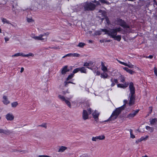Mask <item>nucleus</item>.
Here are the masks:
<instances>
[{
	"instance_id": "41",
	"label": "nucleus",
	"mask_w": 157,
	"mask_h": 157,
	"mask_svg": "<svg viewBox=\"0 0 157 157\" xmlns=\"http://www.w3.org/2000/svg\"><path fill=\"white\" fill-rule=\"evenodd\" d=\"M154 73L155 75L157 76V68L155 67L154 68Z\"/></svg>"
},
{
	"instance_id": "59",
	"label": "nucleus",
	"mask_w": 157,
	"mask_h": 157,
	"mask_svg": "<svg viewBox=\"0 0 157 157\" xmlns=\"http://www.w3.org/2000/svg\"><path fill=\"white\" fill-rule=\"evenodd\" d=\"M113 80L114 82L116 83H118V82L117 81V79H113Z\"/></svg>"
},
{
	"instance_id": "54",
	"label": "nucleus",
	"mask_w": 157,
	"mask_h": 157,
	"mask_svg": "<svg viewBox=\"0 0 157 157\" xmlns=\"http://www.w3.org/2000/svg\"><path fill=\"white\" fill-rule=\"evenodd\" d=\"M146 58H150V59H152V58H153V56H152V55H150V56H146Z\"/></svg>"
},
{
	"instance_id": "5",
	"label": "nucleus",
	"mask_w": 157,
	"mask_h": 157,
	"mask_svg": "<svg viewBox=\"0 0 157 157\" xmlns=\"http://www.w3.org/2000/svg\"><path fill=\"white\" fill-rule=\"evenodd\" d=\"M58 97L61 101H64L69 108H71V106L69 101L72 97V95L70 96L69 98H66L63 96L60 95H59Z\"/></svg>"
},
{
	"instance_id": "49",
	"label": "nucleus",
	"mask_w": 157,
	"mask_h": 157,
	"mask_svg": "<svg viewBox=\"0 0 157 157\" xmlns=\"http://www.w3.org/2000/svg\"><path fill=\"white\" fill-rule=\"evenodd\" d=\"M139 110L137 109L135 111H134L133 113L135 114V115L139 112Z\"/></svg>"
},
{
	"instance_id": "44",
	"label": "nucleus",
	"mask_w": 157,
	"mask_h": 157,
	"mask_svg": "<svg viewBox=\"0 0 157 157\" xmlns=\"http://www.w3.org/2000/svg\"><path fill=\"white\" fill-rule=\"evenodd\" d=\"M92 2L94 3H95L97 5H98L99 4V2L98 1H97L95 0H94L92 1Z\"/></svg>"
},
{
	"instance_id": "51",
	"label": "nucleus",
	"mask_w": 157,
	"mask_h": 157,
	"mask_svg": "<svg viewBox=\"0 0 157 157\" xmlns=\"http://www.w3.org/2000/svg\"><path fill=\"white\" fill-rule=\"evenodd\" d=\"M62 93L63 94H64V95H65L66 93H69V92H68L67 91V90L66 91H63L62 92Z\"/></svg>"
},
{
	"instance_id": "32",
	"label": "nucleus",
	"mask_w": 157,
	"mask_h": 157,
	"mask_svg": "<svg viewBox=\"0 0 157 157\" xmlns=\"http://www.w3.org/2000/svg\"><path fill=\"white\" fill-rule=\"evenodd\" d=\"M79 71V68H76L73 71L72 73L74 74V75L75 74L78 72Z\"/></svg>"
},
{
	"instance_id": "26",
	"label": "nucleus",
	"mask_w": 157,
	"mask_h": 157,
	"mask_svg": "<svg viewBox=\"0 0 157 157\" xmlns=\"http://www.w3.org/2000/svg\"><path fill=\"white\" fill-rule=\"evenodd\" d=\"M157 121V119H152L151 121H150V123L151 124H154Z\"/></svg>"
},
{
	"instance_id": "33",
	"label": "nucleus",
	"mask_w": 157,
	"mask_h": 157,
	"mask_svg": "<svg viewBox=\"0 0 157 157\" xmlns=\"http://www.w3.org/2000/svg\"><path fill=\"white\" fill-rule=\"evenodd\" d=\"M101 69L104 72H106L107 71V68L105 66L101 67Z\"/></svg>"
},
{
	"instance_id": "53",
	"label": "nucleus",
	"mask_w": 157,
	"mask_h": 157,
	"mask_svg": "<svg viewBox=\"0 0 157 157\" xmlns=\"http://www.w3.org/2000/svg\"><path fill=\"white\" fill-rule=\"evenodd\" d=\"M123 69L125 71H126L127 72H128V71L129 70V69L128 67H124L123 68Z\"/></svg>"
},
{
	"instance_id": "61",
	"label": "nucleus",
	"mask_w": 157,
	"mask_h": 157,
	"mask_svg": "<svg viewBox=\"0 0 157 157\" xmlns=\"http://www.w3.org/2000/svg\"><path fill=\"white\" fill-rule=\"evenodd\" d=\"M22 56L23 57H28L29 56V54L26 55H24L23 53Z\"/></svg>"
},
{
	"instance_id": "56",
	"label": "nucleus",
	"mask_w": 157,
	"mask_h": 157,
	"mask_svg": "<svg viewBox=\"0 0 157 157\" xmlns=\"http://www.w3.org/2000/svg\"><path fill=\"white\" fill-rule=\"evenodd\" d=\"M149 108L150 109V110L149 112V113L151 114L152 112V107H149Z\"/></svg>"
},
{
	"instance_id": "37",
	"label": "nucleus",
	"mask_w": 157,
	"mask_h": 157,
	"mask_svg": "<svg viewBox=\"0 0 157 157\" xmlns=\"http://www.w3.org/2000/svg\"><path fill=\"white\" fill-rule=\"evenodd\" d=\"M125 81V78L123 76L121 75V82H124Z\"/></svg>"
},
{
	"instance_id": "38",
	"label": "nucleus",
	"mask_w": 157,
	"mask_h": 157,
	"mask_svg": "<svg viewBox=\"0 0 157 157\" xmlns=\"http://www.w3.org/2000/svg\"><path fill=\"white\" fill-rule=\"evenodd\" d=\"M111 81L112 82V83L111 86L112 87L113 86H114L115 85V83L114 82V81L113 80V79L112 78L111 79Z\"/></svg>"
},
{
	"instance_id": "3",
	"label": "nucleus",
	"mask_w": 157,
	"mask_h": 157,
	"mask_svg": "<svg viewBox=\"0 0 157 157\" xmlns=\"http://www.w3.org/2000/svg\"><path fill=\"white\" fill-rule=\"evenodd\" d=\"M122 29L120 27L115 29H109L108 35L111 38H114L115 36L117 35L118 32H120Z\"/></svg>"
},
{
	"instance_id": "47",
	"label": "nucleus",
	"mask_w": 157,
	"mask_h": 157,
	"mask_svg": "<svg viewBox=\"0 0 157 157\" xmlns=\"http://www.w3.org/2000/svg\"><path fill=\"white\" fill-rule=\"evenodd\" d=\"M27 21H28V22H31L32 21V19L31 18H27Z\"/></svg>"
},
{
	"instance_id": "62",
	"label": "nucleus",
	"mask_w": 157,
	"mask_h": 157,
	"mask_svg": "<svg viewBox=\"0 0 157 157\" xmlns=\"http://www.w3.org/2000/svg\"><path fill=\"white\" fill-rule=\"evenodd\" d=\"M29 56H33L34 55H33L32 53H30L29 54Z\"/></svg>"
},
{
	"instance_id": "58",
	"label": "nucleus",
	"mask_w": 157,
	"mask_h": 157,
	"mask_svg": "<svg viewBox=\"0 0 157 157\" xmlns=\"http://www.w3.org/2000/svg\"><path fill=\"white\" fill-rule=\"evenodd\" d=\"M9 38L6 37L5 38V40L6 42L7 41H9Z\"/></svg>"
},
{
	"instance_id": "35",
	"label": "nucleus",
	"mask_w": 157,
	"mask_h": 157,
	"mask_svg": "<svg viewBox=\"0 0 157 157\" xmlns=\"http://www.w3.org/2000/svg\"><path fill=\"white\" fill-rule=\"evenodd\" d=\"M128 72L131 75H132L135 73V72L134 71H133L132 70L129 69L128 71Z\"/></svg>"
},
{
	"instance_id": "55",
	"label": "nucleus",
	"mask_w": 157,
	"mask_h": 157,
	"mask_svg": "<svg viewBox=\"0 0 157 157\" xmlns=\"http://www.w3.org/2000/svg\"><path fill=\"white\" fill-rule=\"evenodd\" d=\"M49 34V33L48 32H47L45 33H44L43 34H41V35H43V36L45 35H47L48 36Z\"/></svg>"
},
{
	"instance_id": "27",
	"label": "nucleus",
	"mask_w": 157,
	"mask_h": 157,
	"mask_svg": "<svg viewBox=\"0 0 157 157\" xmlns=\"http://www.w3.org/2000/svg\"><path fill=\"white\" fill-rule=\"evenodd\" d=\"M74 74L72 73L70 75H69L67 78V80H69L71 79L74 76Z\"/></svg>"
},
{
	"instance_id": "1",
	"label": "nucleus",
	"mask_w": 157,
	"mask_h": 157,
	"mask_svg": "<svg viewBox=\"0 0 157 157\" xmlns=\"http://www.w3.org/2000/svg\"><path fill=\"white\" fill-rule=\"evenodd\" d=\"M124 104L121 107L117 108L113 112L112 115L109 119L105 121V122L113 121L117 118L118 116L121 113V111L124 109V108L125 107L126 104L128 102V101L127 100H124Z\"/></svg>"
},
{
	"instance_id": "16",
	"label": "nucleus",
	"mask_w": 157,
	"mask_h": 157,
	"mask_svg": "<svg viewBox=\"0 0 157 157\" xmlns=\"http://www.w3.org/2000/svg\"><path fill=\"white\" fill-rule=\"evenodd\" d=\"M2 21L4 24L5 23H6L8 24H10L11 25H12L13 26V25L11 23H10L9 22V21L7 20L6 19L4 18H2Z\"/></svg>"
},
{
	"instance_id": "36",
	"label": "nucleus",
	"mask_w": 157,
	"mask_h": 157,
	"mask_svg": "<svg viewBox=\"0 0 157 157\" xmlns=\"http://www.w3.org/2000/svg\"><path fill=\"white\" fill-rule=\"evenodd\" d=\"M92 141H97L98 140V136H96V137H93L92 138Z\"/></svg>"
},
{
	"instance_id": "15",
	"label": "nucleus",
	"mask_w": 157,
	"mask_h": 157,
	"mask_svg": "<svg viewBox=\"0 0 157 157\" xmlns=\"http://www.w3.org/2000/svg\"><path fill=\"white\" fill-rule=\"evenodd\" d=\"M67 149V147L63 146L60 147L58 151L59 152H63Z\"/></svg>"
},
{
	"instance_id": "63",
	"label": "nucleus",
	"mask_w": 157,
	"mask_h": 157,
	"mask_svg": "<svg viewBox=\"0 0 157 157\" xmlns=\"http://www.w3.org/2000/svg\"><path fill=\"white\" fill-rule=\"evenodd\" d=\"M24 70V68L23 67H22L21 68V70L20 71V72L21 73H22Z\"/></svg>"
},
{
	"instance_id": "6",
	"label": "nucleus",
	"mask_w": 157,
	"mask_h": 157,
	"mask_svg": "<svg viewBox=\"0 0 157 157\" xmlns=\"http://www.w3.org/2000/svg\"><path fill=\"white\" fill-rule=\"evenodd\" d=\"M96 6L92 3L86 2L84 6L85 10H94Z\"/></svg>"
},
{
	"instance_id": "17",
	"label": "nucleus",
	"mask_w": 157,
	"mask_h": 157,
	"mask_svg": "<svg viewBox=\"0 0 157 157\" xmlns=\"http://www.w3.org/2000/svg\"><path fill=\"white\" fill-rule=\"evenodd\" d=\"M79 71H80L81 73H86V69L84 67L79 68Z\"/></svg>"
},
{
	"instance_id": "45",
	"label": "nucleus",
	"mask_w": 157,
	"mask_h": 157,
	"mask_svg": "<svg viewBox=\"0 0 157 157\" xmlns=\"http://www.w3.org/2000/svg\"><path fill=\"white\" fill-rule=\"evenodd\" d=\"M152 17H154L155 20L157 19V15L155 13H154Z\"/></svg>"
},
{
	"instance_id": "46",
	"label": "nucleus",
	"mask_w": 157,
	"mask_h": 157,
	"mask_svg": "<svg viewBox=\"0 0 157 157\" xmlns=\"http://www.w3.org/2000/svg\"><path fill=\"white\" fill-rule=\"evenodd\" d=\"M89 66V63L87 62L85 63L83 65L84 66Z\"/></svg>"
},
{
	"instance_id": "10",
	"label": "nucleus",
	"mask_w": 157,
	"mask_h": 157,
	"mask_svg": "<svg viewBox=\"0 0 157 157\" xmlns=\"http://www.w3.org/2000/svg\"><path fill=\"white\" fill-rule=\"evenodd\" d=\"M99 113L97 112L96 110L95 111L92 113V115L93 118L95 119V121H97L98 119V116L99 115Z\"/></svg>"
},
{
	"instance_id": "60",
	"label": "nucleus",
	"mask_w": 157,
	"mask_h": 157,
	"mask_svg": "<svg viewBox=\"0 0 157 157\" xmlns=\"http://www.w3.org/2000/svg\"><path fill=\"white\" fill-rule=\"evenodd\" d=\"M71 56V53H69L68 54L66 55H65V56L67 57V56Z\"/></svg>"
},
{
	"instance_id": "57",
	"label": "nucleus",
	"mask_w": 157,
	"mask_h": 157,
	"mask_svg": "<svg viewBox=\"0 0 157 157\" xmlns=\"http://www.w3.org/2000/svg\"><path fill=\"white\" fill-rule=\"evenodd\" d=\"M39 157H51L50 156H49L47 155H39Z\"/></svg>"
},
{
	"instance_id": "19",
	"label": "nucleus",
	"mask_w": 157,
	"mask_h": 157,
	"mask_svg": "<svg viewBox=\"0 0 157 157\" xmlns=\"http://www.w3.org/2000/svg\"><path fill=\"white\" fill-rule=\"evenodd\" d=\"M135 116V114L133 113H131L128 114L126 117L130 119L131 118L134 117Z\"/></svg>"
},
{
	"instance_id": "12",
	"label": "nucleus",
	"mask_w": 157,
	"mask_h": 157,
	"mask_svg": "<svg viewBox=\"0 0 157 157\" xmlns=\"http://www.w3.org/2000/svg\"><path fill=\"white\" fill-rule=\"evenodd\" d=\"M99 12L102 13L103 17H105V18H106L107 22L108 23V22H109V21L108 17L106 16V14L105 12L104 11H103L101 10H100L99 11Z\"/></svg>"
},
{
	"instance_id": "11",
	"label": "nucleus",
	"mask_w": 157,
	"mask_h": 157,
	"mask_svg": "<svg viewBox=\"0 0 157 157\" xmlns=\"http://www.w3.org/2000/svg\"><path fill=\"white\" fill-rule=\"evenodd\" d=\"M69 71V70L67 69V66H65L62 69L61 74L62 75H65L67 72Z\"/></svg>"
},
{
	"instance_id": "29",
	"label": "nucleus",
	"mask_w": 157,
	"mask_h": 157,
	"mask_svg": "<svg viewBox=\"0 0 157 157\" xmlns=\"http://www.w3.org/2000/svg\"><path fill=\"white\" fill-rule=\"evenodd\" d=\"M98 140H103L105 139V136L104 135L97 136Z\"/></svg>"
},
{
	"instance_id": "20",
	"label": "nucleus",
	"mask_w": 157,
	"mask_h": 157,
	"mask_svg": "<svg viewBox=\"0 0 157 157\" xmlns=\"http://www.w3.org/2000/svg\"><path fill=\"white\" fill-rule=\"evenodd\" d=\"M23 55V53L22 52H19L17 53H16L14 55L12 56V57H17L19 56H22Z\"/></svg>"
},
{
	"instance_id": "13",
	"label": "nucleus",
	"mask_w": 157,
	"mask_h": 157,
	"mask_svg": "<svg viewBox=\"0 0 157 157\" xmlns=\"http://www.w3.org/2000/svg\"><path fill=\"white\" fill-rule=\"evenodd\" d=\"M3 102L4 104L6 105L10 103V101L8 100L6 96L5 95L3 96Z\"/></svg>"
},
{
	"instance_id": "39",
	"label": "nucleus",
	"mask_w": 157,
	"mask_h": 157,
	"mask_svg": "<svg viewBox=\"0 0 157 157\" xmlns=\"http://www.w3.org/2000/svg\"><path fill=\"white\" fill-rule=\"evenodd\" d=\"M49 48H51V49H58L60 48L59 47V46L56 47H49Z\"/></svg>"
},
{
	"instance_id": "9",
	"label": "nucleus",
	"mask_w": 157,
	"mask_h": 157,
	"mask_svg": "<svg viewBox=\"0 0 157 157\" xmlns=\"http://www.w3.org/2000/svg\"><path fill=\"white\" fill-rule=\"evenodd\" d=\"M88 114L86 110H84L82 113V118L84 120H86L88 118Z\"/></svg>"
},
{
	"instance_id": "14",
	"label": "nucleus",
	"mask_w": 157,
	"mask_h": 157,
	"mask_svg": "<svg viewBox=\"0 0 157 157\" xmlns=\"http://www.w3.org/2000/svg\"><path fill=\"white\" fill-rule=\"evenodd\" d=\"M43 36V35L40 34L39 36H33L32 37V38L36 40H44V38H42Z\"/></svg>"
},
{
	"instance_id": "4",
	"label": "nucleus",
	"mask_w": 157,
	"mask_h": 157,
	"mask_svg": "<svg viewBox=\"0 0 157 157\" xmlns=\"http://www.w3.org/2000/svg\"><path fill=\"white\" fill-rule=\"evenodd\" d=\"M115 23L117 25H120L124 29L129 28H130L129 26L124 20L119 18H117L116 19Z\"/></svg>"
},
{
	"instance_id": "30",
	"label": "nucleus",
	"mask_w": 157,
	"mask_h": 157,
	"mask_svg": "<svg viewBox=\"0 0 157 157\" xmlns=\"http://www.w3.org/2000/svg\"><path fill=\"white\" fill-rule=\"evenodd\" d=\"M101 31L105 32V34H107L108 35L109 30H107L106 29H101Z\"/></svg>"
},
{
	"instance_id": "40",
	"label": "nucleus",
	"mask_w": 157,
	"mask_h": 157,
	"mask_svg": "<svg viewBox=\"0 0 157 157\" xmlns=\"http://www.w3.org/2000/svg\"><path fill=\"white\" fill-rule=\"evenodd\" d=\"M39 126H40L43 127H44L45 128H47V125L45 124H43L41 125H39Z\"/></svg>"
},
{
	"instance_id": "25",
	"label": "nucleus",
	"mask_w": 157,
	"mask_h": 157,
	"mask_svg": "<svg viewBox=\"0 0 157 157\" xmlns=\"http://www.w3.org/2000/svg\"><path fill=\"white\" fill-rule=\"evenodd\" d=\"M148 136H146L145 137H142L140 139V140H139L138 141V142H140L141 141H143V140H145L147 139V138H148Z\"/></svg>"
},
{
	"instance_id": "28",
	"label": "nucleus",
	"mask_w": 157,
	"mask_h": 157,
	"mask_svg": "<svg viewBox=\"0 0 157 157\" xmlns=\"http://www.w3.org/2000/svg\"><path fill=\"white\" fill-rule=\"evenodd\" d=\"M118 87L124 88H126L127 86H125L123 84H118L117 85Z\"/></svg>"
},
{
	"instance_id": "31",
	"label": "nucleus",
	"mask_w": 157,
	"mask_h": 157,
	"mask_svg": "<svg viewBox=\"0 0 157 157\" xmlns=\"http://www.w3.org/2000/svg\"><path fill=\"white\" fill-rule=\"evenodd\" d=\"M80 56V54L77 53H71V56L76 57H79Z\"/></svg>"
},
{
	"instance_id": "64",
	"label": "nucleus",
	"mask_w": 157,
	"mask_h": 157,
	"mask_svg": "<svg viewBox=\"0 0 157 157\" xmlns=\"http://www.w3.org/2000/svg\"><path fill=\"white\" fill-rule=\"evenodd\" d=\"M100 75V72L98 71H97L96 72V75Z\"/></svg>"
},
{
	"instance_id": "18",
	"label": "nucleus",
	"mask_w": 157,
	"mask_h": 157,
	"mask_svg": "<svg viewBox=\"0 0 157 157\" xmlns=\"http://www.w3.org/2000/svg\"><path fill=\"white\" fill-rule=\"evenodd\" d=\"M113 38H114V40L120 41L121 39V35L115 36V37Z\"/></svg>"
},
{
	"instance_id": "50",
	"label": "nucleus",
	"mask_w": 157,
	"mask_h": 157,
	"mask_svg": "<svg viewBox=\"0 0 157 157\" xmlns=\"http://www.w3.org/2000/svg\"><path fill=\"white\" fill-rule=\"evenodd\" d=\"M101 3H106V2L105 0H99Z\"/></svg>"
},
{
	"instance_id": "42",
	"label": "nucleus",
	"mask_w": 157,
	"mask_h": 157,
	"mask_svg": "<svg viewBox=\"0 0 157 157\" xmlns=\"http://www.w3.org/2000/svg\"><path fill=\"white\" fill-rule=\"evenodd\" d=\"M118 61L121 64H122V65H123L124 66L125 65H127V63H124V62H121V61Z\"/></svg>"
},
{
	"instance_id": "24",
	"label": "nucleus",
	"mask_w": 157,
	"mask_h": 157,
	"mask_svg": "<svg viewBox=\"0 0 157 157\" xmlns=\"http://www.w3.org/2000/svg\"><path fill=\"white\" fill-rule=\"evenodd\" d=\"M86 45V44L84 43L80 42L77 45V46L80 48H83Z\"/></svg>"
},
{
	"instance_id": "48",
	"label": "nucleus",
	"mask_w": 157,
	"mask_h": 157,
	"mask_svg": "<svg viewBox=\"0 0 157 157\" xmlns=\"http://www.w3.org/2000/svg\"><path fill=\"white\" fill-rule=\"evenodd\" d=\"M130 137L132 139H134L135 138V136L133 135L132 133L130 134Z\"/></svg>"
},
{
	"instance_id": "43",
	"label": "nucleus",
	"mask_w": 157,
	"mask_h": 157,
	"mask_svg": "<svg viewBox=\"0 0 157 157\" xmlns=\"http://www.w3.org/2000/svg\"><path fill=\"white\" fill-rule=\"evenodd\" d=\"M101 32L100 31H98L96 32V35H101Z\"/></svg>"
},
{
	"instance_id": "8",
	"label": "nucleus",
	"mask_w": 157,
	"mask_h": 157,
	"mask_svg": "<svg viewBox=\"0 0 157 157\" xmlns=\"http://www.w3.org/2000/svg\"><path fill=\"white\" fill-rule=\"evenodd\" d=\"M12 133L8 130H4L2 129H0V133H3L6 135H9Z\"/></svg>"
},
{
	"instance_id": "22",
	"label": "nucleus",
	"mask_w": 157,
	"mask_h": 157,
	"mask_svg": "<svg viewBox=\"0 0 157 157\" xmlns=\"http://www.w3.org/2000/svg\"><path fill=\"white\" fill-rule=\"evenodd\" d=\"M146 128L147 130L151 132H152L154 131V128H153L149 126H146Z\"/></svg>"
},
{
	"instance_id": "34",
	"label": "nucleus",
	"mask_w": 157,
	"mask_h": 157,
	"mask_svg": "<svg viewBox=\"0 0 157 157\" xmlns=\"http://www.w3.org/2000/svg\"><path fill=\"white\" fill-rule=\"evenodd\" d=\"M128 63H128V64H127V65H125V66L128 67L129 68H133V65L131 64V63H129V62Z\"/></svg>"
},
{
	"instance_id": "2",
	"label": "nucleus",
	"mask_w": 157,
	"mask_h": 157,
	"mask_svg": "<svg viewBox=\"0 0 157 157\" xmlns=\"http://www.w3.org/2000/svg\"><path fill=\"white\" fill-rule=\"evenodd\" d=\"M129 87L130 93L129 96L130 99L128 104L129 106H131L134 104L135 99V89L133 83L132 82H130Z\"/></svg>"
},
{
	"instance_id": "23",
	"label": "nucleus",
	"mask_w": 157,
	"mask_h": 157,
	"mask_svg": "<svg viewBox=\"0 0 157 157\" xmlns=\"http://www.w3.org/2000/svg\"><path fill=\"white\" fill-rule=\"evenodd\" d=\"M11 106L12 107H16L18 105L17 102V101L11 103Z\"/></svg>"
},
{
	"instance_id": "7",
	"label": "nucleus",
	"mask_w": 157,
	"mask_h": 157,
	"mask_svg": "<svg viewBox=\"0 0 157 157\" xmlns=\"http://www.w3.org/2000/svg\"><path fill=\"white\" fill-rule=\"evenodd\" d=\"M6 118L8 121H12L13 120L14 116L12 113H9L6 115Z\"/></svg>"
},
{
	"instance_id": "52",
	"label": "nucleus",
	"mask_w": 157,
	"mask_h": 157,
	"mask_svg": "<svg viewBox=\"0 0 157 157\" xmlns=\"http://www.w3.org/2000/svg\"><path fill=\"white\" fill-rule=\"evenodd\" d=\"M88 114H90L91 113V109L90 108L88 110Z\"/></svg>"
},
{
	"instance_id": "21",
	"label": "nucleus",
	"mask_w": 157,
	"mask_h": 157,
	"mask_svg": "<svg viewBox=\"0 0 157 157\" xmlns=\"http://www.w3.org/2000/svg\"><path fill=\"white\" fill-rule=\"evenodd\" d=\"M108 74L106 73L104 74H101V78H106L108 77Z\"/></svg>"
}]
</instances>
